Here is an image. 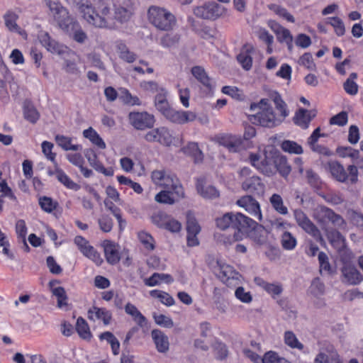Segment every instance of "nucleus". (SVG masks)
Instances as JSON below:
<instances>
[{"label":"nucleus","mask_w":363,"mask_h":363,"mask_svg":"<svg viewBox=\"0 0 363 363\" xmlns=\"http://www.w3.org/2000/svg\"><path fill=\"white\" fill-rule=\"evenodd\" d=\"M216 226L220 230L231 228L237 230L233 235V242L242 240L244 234L255 230L257 223L247 216L237 213H226L216 220Z\"/></svg>","instance_id":"nucleus-1"},{"label":"nucleus","mask_w":363,"mask_h":363,"mask_svg":"<svg viewBox=\"0 0 363 363\" xmlns=\"http://www.w3.org/2000/svg\"><path fill=\"white\" fill-rule=\"evenodd\" d=\"M149 22L157 29L170 31L177 23L175 16L167 9L157 6H151L147 11Z\"/></svg>","instance_id":"nucleus-2"},{"label":"nucleus","mask_w":363,"mask_h":363,"mask_svg":"<svg viewBox=\"0 0 363 363\" xmlns=\"http://www.w3.org/2000/svg\"><path fill=\"white\" fill-rule=\"evenodd\" d=\"M327 167L332 177L339 182L354 184L358 181V169L354 164L348 165L345 169L339 162L331 160L328 162Z\"/></svg>","instance_id":"nucleus-3"},{"label":"nucleus","mask_w":363,"mask_h":363,"mask_svg":"<svg viewBox=\"0 0 363 363\" xmlns=\"http://www.w3.org/2000/svg\"><path fill=\"white\" fill-rule=\"evenodd\" d=\"M278 154L279 151L275 149L264 150L263 157L257 153H250L249 160L251 164L262 173L270 176L274 174L275 160Z\"/></svg>","instance_id":"nucleus-4"},{"label":"nucleus","mask_w":363,"mask_h":363,"mask_svg":"<svg viewBox=\"0 0 363 363\" xmlns=\"http://www.w3.org/2000/svg\"><path fill=\"white\" fill-rule=\"evenodd\" d=\"M152 182L164 189H174L176 194H182V184L178 177L173 173L162 169L154 170L151 173Z\"/></svg>","instance_id":"nucleus-5"},{"label":"nucleus","mask_w":363,"mask_h":363,"mask_svg":"<svg viewBox=\"0 0 363 363\" xmlns=\"http://www.w3.org/2000/svg\"><path fill=\"white\" fill-rule=\"evenodd\" d=\"M113 18L109 16V14L105 16L106 19H111L113 21L114 27L111 29L116 27V21L121 23L128 22L134 13L133 0H113Z\"/></svg>","instance_id":"nucleus-6"},{"label":"nucleus","mask_w":363,"mask_h":363,"mask_svg":"<svg viewBox=\"0 0 363 363\" xmlns=\"http://www.w3.org/2000/svg\"><path fill=\"white\" fill-rule=\"evenodd\" d=\"M249 119L253 124L267 128L275 127L281 122V119L276 116L271 106H267L256 114L250 116Z\"/></svg>","instance_id":"nucleus-7"},{"label":"nucleus","mask_w":363,"mask_h":363,"mask_svg":"<svg viewBox=\"0 0 363 363\" xmlns=\"http://www.w3.org/2000/svg\"><path fill=\"white\" fill-rule=\"evenodd\" d=\"M145 140L149 143H158L166 147L174 145L175 138L167 127H159L148 131L144 136Z\"/></svg>","instance_id":"nucleus-8"},{"label":"nucleus","mask_w":363,"mask_h":363,"mask_svg":"<svg viewBox=\"0 0 363 363\" xmlns=\"http://www.w3.org/2000/svg\"><path fill=\"white\" fill-rule=\"evenodd\" d=\"M225 8L216 3L208 2L194 9V14L199 18L207 20H216L225 13Z\"/></svg>","instance_id":"nucleus-9"},{"label":"nucleus","mask_w":363,"mask_h":363,"mask_svg":"<svg viewBox=\"0 0 363 363\" xmlns=\"http://www.w3.org/2000/svg\"><path fill=\"white\" fill-rule=\"evenodd\" d=\"M74 242L84 257L93 261L98 266L103 263L104 260L100 253L84 237L81 235L76 236Z\"/></svg>","instance_id":"nucleus-10"},{"label":"nucleus","mask_w":363,"mask_h":363,"mask_svg":"<svg viewBox=\"0 0 363 363\" xmlns=\"http://www.w3.org/2000/svg\"><path fill=\"white\" fill-rule=\"evenodd\" d=\"M130 124L137 130L151 128L155 124V118L147 112H130L128 114Z\"/></svg>","instance_id":"nucleus-11"},{"label":"nucleus","mask_w":363,"mask_h":363,"mask_svg":"<svg viewBox=\"0 0 363 363\" xmlns=\"http://www.w3.org/2000/svg\"><path fill=\"white\" fill-rule=\"evenodd\" d=\"M236 204L244 208L248 213L255 218L262 220V215L259 202L250 195L241 196L236 201Z\"/></svg>","instance_id":"nucleus-12"},{"label":"nucleus","mask_w":363,"mask_h":363,"mask_svg":"<svg viewBox=\"0 0 363 363\" xmlns=\"http://www.w3.org/2000/svg\"><path fill=\"white\" fill-rule=\"evenodd\" d=\"M294 218L298 225L306 233L317 239L320 238V232L315 224L308 218L306 214L301 210L294 211Z\"/></svg>","instance_id":"nucleus-13"},{"label":"nucleus","mask_w":363,"mask_h":363,"mask_svg":"<svg viewBox=\"0 0 363 363\" xmlns=\"http://www.w3.org/2000/svg\"><path fill=\"white\" fill-rule=\"evenodd\" d=\"M60 28L72 36V38L79 43H83L87 38L86 34L83 31L80 24L72 17L65 23H61Z\"/></svg>","instance_id":"nucleus-14"},{"label":"nucleus","mask_w":363,"mask_h":363,"mask_svg":"<svg viewBox=\"0 0 363 363\" xmlns=\"http://www.w3.org/2000/svg\"><path fill=\"white\" fill-rule=\"evenodd\" d=\"M164 117L173 123L184 124L194 121L197 116L194 112L190 111L176 110L171 108Z\"/></svg>","instance_id":"nucleus-15"},{"label":"nucleus","mask_w":363,"mask_h":363,"mask_svg":"<svg viewBox=\"0 0 363 363\" xmlns=\"http://www.w3.org/2000/svg\"><path fill=\"white\" fill-rule=\"evenodd\" d=\"M46 5L59 26H61V23L69 21L71 17L67 9L62 6L58 0H46Z\"/></svg>","instance_id":"nucleus-16"},{"label":"nucleus","mask_w":363,"mask_h":363,"mask_svg":"<svg viewBox=\"0 0 363 363\" xmlns=\"http://www.w3.org/2000/svg\"><path fill=\"white\" fill-rule=\"evenodd\" d=\"M101 246L104 248V255L108 264L114 265L120 262L121 254L118 244L110 240H104Z\"/></svg>","instance_id":"nucleus-17"},{"label":"nucleus","mask_w":363,"mask_h":363,"mask_svg":"<svg viewBox=\"0 0 363 363\" xmlns=\"http://www.w3.org/2000/svg\"><path fill=\"white\" fill-rule=\"evenodd\" d=\"M242 189L255 195H261L264 193L265 185L260 177L253 175L246 178L242 183Z\"/></svg>","instance_id":"nucleus-18"},{"label":"nucleus","mask_w":363,"mask_h":363,"mask_svg":"<svg viewBox=\"0 0 363 363\" xmlns=\"http://www.w3.org/2000/svg\"><path fill=\"white\" fill-rule=\"evenodd\" d=\"M316 110L299 108L295 113L293 120L294 123L302 129H307L311 121L316 116Z\"/></svg>","instance_id":"nucleus-19"},{"label":"nucleus","mask_w":363,"mask_h":363,"mask_svg":"<svg viewBox=\"0 0 363 363\" xmlns=\"http://www.w3.org/2000/svg\"><path fill=\"white\" fill-rule=\"evenodd\" d=\"M174 189H164L160 191L155 196V200L160 203L172 205L180 199L185 197L184 187H182V194H176Z\"/></svg>","instance_id":"nucleus-20"},{"label":"nucleus","mask_w":363,"mask_h":363,"mask_svg":"<svg viewBox=\"0 0 363 363\" xmlns=\"http://www.w3.org/2000/svg\"><path fill=\"white\" fill-rule=\"evenodd\" d=\"M255 52V48L250 43L245 44L237 55V60L245 70H250L252 67V55Z\"/></svg>","instance_id":"nucleus-21"},{"label":"nucleus","mask_w":363,"mask_h":363,"mask_svg":"<svg viewBox=\"0 0 363 363\" xmlns=\"http://www.w3.org/2000/svg\"><path fill=\"white\" fill-rule=\"evenodd\" d=\"M343 281L350 285H356L361 282L362 278L357 268L350 263H345L342 268Z\"/></svg>","instance_id":"nucleus-22"},{"label":"nucleus","mask_w":363,"mask_h":363,"mask_svg":"<svg viewBox=\"0 0 363 363\" xmlns=\"http://www.w3.org/2000/svg\"><path fill=\"white\" fill-rule=\"evenodd\" d=\"M87 314L90 320H101L105 325H108L112 318L111 313L106 308L92 306L89 309Z\"/></svg>","instance_id":"nucleus-23"},{"label":"nucleus","mask_w":363,"mask_h":363,"mask_svg":"<svg viewBox=\"0 0 363 363\" xmlns=\"http://www.w3.org/2000/svg\"><path fill=\"white\" fill-rule=\"evenodd\" d=\"M152 338L159 352L164 353L169 350L168 337L160 330L154 329L151 332Z\"/></svg>","instance_id":"nucleus-24"},{"label":"nucleus","mask_w":363,"mask_h":363,"mask_svg":"<svg viewBox=\"0 0 363 363\" xmlns=\"http://www.w3.org/2000/svg\"><path fill=\"white\" fill-rule=\"evenodd\" d=\"M198 193L203 198L213 199L219 197L220 193L218 189L211 185L205 186L204 179H198L196 184Z\"/></svg>","instance_id":"nucleus-25"},{"label":"nucleus","mask_w":363,"mask_h":363,"mask_svg":"<svg viewBox=\"0 0 363 363\" xmlns=\"http://www.w3.org/2000/svg\"><path fill=\"white\" fill-rule=\"evenodd\" d=\"M40 43L52 53L62 54L65 52L64 46L52 39L48 33L40 36Z\"/></svg>","instance_id":"nucleus-26"},{"label":"nucleus","mask_w":363,"mask_h":363,"mask_svg":"<svg viewBox=\"0 0 363 363\" xmlns=\"http://www.w3.org/2000/svg\"><path fill=\"white\" fill-rule=\"evenodd\" d=\"M217 142L230 151H238L241 145V139L230 134H222L217 137Z\"/></svg>","instance_id":"nucleus-27"},{"label":"nucleus","mask_w":363,"mask_h":363,"mask_svg":"<svg viewBox=\"0 0 363 363\" xmlns=\"http://www.w3.org/2000/svg\"><path fill=\"white\" fill-rule=\"evenodd\" d=\"M255 284L263 289L268 293L273 298L280 295L283 291L282 286L280 284H272L264 281L260 277L255 279Z\"/></svg>","instance_id":"nucleus-28"},{"label":"nucleus","mask_w":363,"mask_h":363,"mask_svg":"<svg viewBox=\"0 0 363 363\" xmlns=\"http://www.w3.org/2000/svg\"><path fill=\"white\" fill-rule=\"evenodd\" d=\"M193 76L203 84L204 87L209 91H212L213 86L211 79L208 76L205 69L201 66H194L191 68Z\"/></svg>","instance_id":"nucleus-29"},{"label":"nucleus","mask_w":363,"mask_h":363,"mask_svg":"<svg viewBox=\"0 0 363 363\" xmlns=\"http://www.w3.org/2000/svg\"><path fill=\"white\" fill-rule=\"evenodd\" d=\"M181 150L184 154L190 156L195 163L203 162V154L199 147L197 143L190 142L186 146L183 147Z\"/></svg>","instance_id":"nucleus-30"},{"label":"nucleus","mask_w":363,"mask_h":363,"mask_svg":"<svg viewBox=\"0 0 363 363\" xmlns=\"http://www.w3.org/2000/svg\"><path fill=\"white\" fill-rule=\"evenodd\" d=\"M270 98L273 101L275 108L279 112L278 118L281 119V122L289 116L287 105L282 99L281 95L277 91H274L270 94Z\"/></svg>","instance_id":"nucleus-31"},{"label":"nucleus","mask_w":363,"mask_h":363,"mask_svg":"<svg viewBox=\"0 0 363 363\" xmlns=\"http://www.w3.org/2000/svg\"><path fill=\"white\" fill-rule=\"evenodd\" d=\"M274 174L277 172L281 176L286 178L291 172V167L288 163L287 158L280 154L277 155V160H275Z\"/></svg>","instance_id":"nucleus-32"},{"label":"nucleus","mask_w":363,"mask_h":363,"mask_svg":"<svg viewBox=\"0 0 363 363\" xmlns=\"http://www.w3.org/2000/svg\"><path fill=\"white\" fill-rule=\"evenodd\" d=\"M83 136L99 149L104 150L106 147V143L99 134L92 128L89 127L83 131Z\"/></svg>","instance_id":"nucleus-33"},{"label":"nucleus","mask_w":363,"mask_h":363,"mask_svg":"<svg viewBox=\"0 0 363 363\" xmlns=\"http://www.w3.org/2000/svg\"><path fill=\"white\" fill-rule=\"evenodd\" d=\"M125 312L130 315L138 326L143 327L147 322L146 318L140 313L137 307L131 303L125 306Z\"/></svg>","instance_id":"nucleus-34"},{"label":"nucleus","mask_w":363,"mask_h":363,"mask_svg":"<svg viewBox=\"0 0 363 363\" xmlns=\"http://www.w3.org/2000/svg\"><path fill=\"white\" fill-rule=\"evenodd\" d=\"M76 330L79 336L86 340H90L92 337V334L90 331L89 326L84 318L79 317L76 323Z\"/></svg>","instance_id":"nucleus-35"},{"label":"nucleus","mask_w":363,"mask_h":363,"mask_svg":"<svg viewBox=\"0 0 363 363\" xmlns=\"http://www.w3.org/2000/svg\"><path fill=\"white\" fill-rule=\"evenodd\" d=\"M280 243L284 250L291 251L296 248L297 240L294 235L286 230L280 237Z\"/></svg>","instance_id":"nucleus-36"},{"label":"nucleus","mask_w":363,"mask_h":363,"mask_svg":"<svg viewBox=\"0 0 363 363\" xmlns=\"http://www.w3.org/2000/svg\"><path fill=\"white\" fill-rule=\"evenodd\" d=\"M55 175L57 180L62 183L66 188L74 191H78L80 186L72 180L68 175L62 169H56Z\"/></svg>","instance_id":"nucleus-37"},{"label":"nucleus","mask_w":363,"mask_h":363,"mask_svg":"<svg viewBox=\"0 0 363 363\" xmlns=\"http://www.w3.org/2000/svg\"><path fill=\"white\" fill-rule=\"evenodd\" d=\"M55 139L57 144L66 151H77L81 148V145H74L72 143V139L70 137L65 136L62 135H57Z\"/></svg>","instance_id":"nucleus-38"},{"label":"nucleus","mask_w":363,"mask_h":363,"mask_svg":"<svg viewBox=\"0 0 363 363\" xmlns=\"http://www.w3.org/2000/svg\"><path fill=\"white\" fill-rule=\"evenodd\" d=\"M284 342L291 349H297L301 351L304 348V345L298 340L294 333L290 330L284 333Z\"/></svg>","instance_id":"nucleus-39"},{"label":"nucleus","mask_w":363,"mask_h":363,"mask_svg":"<svg viewBox=\"0 0 363 363\" xmlns=\"http://www.w3.org/2000/svg\"><path fill=\"white\" fill-rule=\"evenodd\" d=\"M38 203L41 209L46 213H52L59 206L57 201L53 200L51 197L47 196H40L38 199Z\"/></svg>","instance_id":"nucleus-40"},{"label":"nucleus","mask_w":363,"mask_h":363,"mask_svg":"<svg viewBox=\"0 0 363 363\" xmlns=\"http://www.w3.org/2000/svg\"><path fill=\"white\" fill-rule=\"evenodd\" d=\"M280 147L284 152L289 154L301 155L303 152V147L301 145L290 140H284L282 141Z\"/></svg>","instance_id":"nucleus-41"},{"label":"nucleus","mask_w":363,"mask_h":363,"mask_svg":"<svg viewBox=\"0 0 363 363\" xmlns=\"http://www.w3.org/2000/svg\"><path fill=\"white\" fill-rule=\"evenodd\" d=\"M5 26L11 32H18L20 27L17 24L18 16L12 11H8L4 16Z\"/></svg>","instance_id":"nucleus-42"},{"label":"nucleus","mask_w":363,"mask_h":363,"mask_svg":"<svg viewBox=\"0 0 363 363\" xmlns=\"http://www.w3.org/2000/svg\"><path fill=\"white\" fill-rule=\"evenodd\" d=\"M270 203L272 208L281 215H286L288 213V208L284 204L281 196L278 194H274L269 198Z\"/></svg>","instance_id":"nucleus-43"},{"label":"nucleus","mask_w":363,"mask_h":363,"mask_svg":"<svg viewBox=\"0 0 363 363\" xmlns=\"http://www.w3.org/2000/svg\"><path fill=\"white\" fill-rule=\"evenodd\" d=\"M150 295L155 298H158L162 303L167 306H171L174 304V299L168 293L154 289L150 291Z\"/></svg>","instance_id":"nucleus-44"},{"label":"nucleus","mask_w":363,"mask_h":363,"mask_svg":"<svg viewBox=\"0 0 363 363\" xmlns=\"http://www.w3.org/2000/svg\"><path fill=\"white\" fill-rule=\"evenodd\" d=\"M138 238L145 249L152 251L155 248L154 238L148 233L140 231L138 233Z\"/></svg>","instance_id":"nucleus-45"},{"label":"nucleus","mask_w":363,"mask_h":363,"mask_svg":"<svg viewBox=\"0 0 363 363\" xmlns=\"http://www.w3.org/2000/svg\"><path fill=\"white\" fill-rule=\"evenodd\" d=\"M104 205L116 217L118 222L119 228L121 230L123 228V225H125V220L122 218L121 209L117 207L112 201L106 199L104 201Z\"/></svg>","instance_id":"nucleus-46"},{"label":"nucleus","mask_w":363,"mask_h":363,"mask_svg":"<svg viewBox=\"0 0 363 363\" xmlns=\"http://www.w3.org/2000/svg\"><path fill=\"white\" fill-rule=\"evenodd\" d=\"M327 238L330 243L335 247H341L344 244V237L337 230L332 229L327 231Z\"/></svg>","instance_id":"nucleus-47"},{"label":"nucleus","mask_w":363,"mask_h":363,"mask_svg":"<svg viewBox=\"0 0 363 363\" xmlns=\"http://www.w3.org/2000/svg\"><path fill=\"white\" fill-rule=\"evenodd\" d=\"M272 28L274 30L280 43H285L293 38L290 30L278 23L275 24V28L272 26Z\"/></svg>","instance_id":"nucleus-48"},{"label":"nucleus","mask_w":363,"mask_h":363,"mask_svg":"<svg viewBox=\"0 0 363 363\" xmlns=\"http://www.w3.org/2000/svg\"><path fill=\"white\" fill-rule=\"evenodd\" d=\"M120 99L125 104L131 106H140L141 101L137 96H133L131 93L125 88L121 89Z\"/></svg>","instance_id":"nucleus-49"},{"label":"nucleus","mask_w":363,"mask_h":363,"mask_svg":"<svg viewBox=\"0 0 363 363\" xmlns=\"http://www.w3.org/2000/svg\"><path fill=\"white\" fill-rule=\"evenodd\" d=\"M180 40V35L177 33H166L160 38V45L164 48L175 46Z\"/></svg>","instance_id":"nucleus-50"},{"label":"nucleus","mask_w":363,"mask_h":363,"mask_svg":"<svg viewBox=\"0 0 363 363\" xmlns=\"http://www.w3.org/2000/svg\"><path fill=\"white\" fill-rule=\"evenodd\" d=\"M298 63L299 65L304 67L310 71H315L316 69V65L314 62L313 55L311 52L303 53L299 57Z\"/></svg>","instance_id":"nucleus-51"},{"label":"nucleus","mask_w":363,"mask_h":363,"mask_svg":"<svg viewBox=\"0 0 363 363\" xmlns=\"http://www.w3.org/2000/svg\"><path fill=\"white\" fill-rule=\"evenodd\" d=\"M52 293L57 297V307L62 308L67 306L68 297L65 289L62 286H58L52 289Z\"/></svg>","instance_id":"nucleus-52"},{"label":"nucleus","mask_w":363,"mask_h":363,"mask_svg":"<svg viewBox=\"0 0 363 363\" xmlns=\"http://www.w3.org/2000/svg\"><path fill=\"white\" fill-rule=\"evenodd\" d=\"M324 216L333 224L337 226H342L345 220L341 216L337 214L334 211L329 208H325L323 210Z\"/></svg>","instance_id":"nucleus-53"},{"label":"nucleus","mask_w":363,"mask_h":363,"mask_svg":"<svg viewBox=\"0 0 363 363\" xmlns=\"http://www.w3.org/2000/svg\"><path fill=\"white\" fill-rule=\"evenodd\" d=\"M336 152L341 157H350L352 159H357L359 155L358 150L350 146H339L336 149Z\"/></svg>","instance_id":"nucleus-54"},{"label":"nucleus","mask_w":363,"mask_h":363,"mask_svg":"<svg viewBox=\"0 0 363 363\" xmlns=\"http://www.w3.org/2000/svg\"><path fill=\"white\" fill-rule=\"evenodd\" d=\"M23 115L25 119L32 123H35L40 118V113L31 104L24 106Z\"/></svg>","instance_id":"nucleus-55"},{"label":"nucleus","mask_w":363,"mask_h":363,"mask_svg":"<svg viewBox=\"0 0 363 363\" xmlns=\"http://www.w3.org/2000/svg\"><path fill=\"white\" fill-rule=\"evenodd\" d=\"M286 358L280 357L279 354L273 350L266 352L262 357V363H284Z\"/></svg>","instance_id":"nucleus-56"},{"label":"nucleus","mask_w":363,"mask_h":363,"mask_svg":"<svg viewBox=\"0 0 363 363\" xmlns=\"http://www.w3.org/2000/svg\"><path fill=\"white\" fill-rule=\"evenodd\" d=\"M329 24L333 26L334 31L337 36H342L345 33V27L342 20L337 17L333 16L328 18Z\"/></svg>","instance_id":"nucleus-57"},{"label":"nucleus","mask_w":363,"mask_h":363,"mask_svg":"<svg viewBox=\"0 0 363 363\" xmlns=\"http://www.w3.org/2000/svg\"><path fill=\"white\" fill-rule=\"evenodd\" d=\"M213 350L217 359L223 360L226 359L228 355V350L225 344L221 342H216L213 345Z\"/></svg>","instance_id":"nucleus-58"},{"label":"nucleus","mask_w":363,"mask_h":363,"mask_svg":"<svg viewBox=\"0 0 363 363\" xmlns=\"http://www.w3.org/2000/svg\"><path fill=\"white\" fill-rule=\"evenodd\" d=\"M168 218L169 216L167 213L162 211H158L152 214L151 220L152 223L158 228L164 229Z\"/></svg>","instance_id":"nucleus-59"},{"label":"nucleus","mask_w":363,"mask_h":363,"mask_svg":"<svg viewBox=\"0 0 363 363\" xmlns=\"http://www.w3.org/2000/svg\"><path fill=\"white\" fill-rule=\"evenodd\" d=\"M98 223L100 229L104 233L110 232L112 230L113 225L112 218L107 215H102L98 219Z\"/></svg>","instance_id":"nucleus-60"},{"label":"nucleus","mask_w":363,"mask_h":363,"mask_svg":"<svg viewBox=\"0 0 363 363\" xmlns=\"http://www.w3.org/2000/svg\"><path fill=\"white\" fill-rule=\"evenodd\" d=\"M318 261L320 264V272H325L328 274L332 273L331 267L328 260V255L323 252H320L318 254Z\"/></svg>","instance_id":"nucleus-61"},{"label":"nucleus","mask_w":363,"mask_h":363,"mask_svg":"<svg viewBox=\"0 0 363 363\" xmlns=\"http://www.w3.org/2000/svg\"><path fill=\"white\" fill-rule=\"evenodd\" d=\"M348 121V115L345 111H341L335 115L330 119V125H337L339 126H344Z\"/></svg>","instance_id":"nucleus-62"},{"label":"nucleus","mask_w":363,"mask_h":363,"mask_svg":"<svg viewBox=\"0 0 363 363\" xmlns=\"http://www.w3.org/2000/svg\"><path fill=\"white\" fill-rule=\"evenodd\" d=\"M311 293L315 296L323 294L325 285L319 278H315L310 286Z\"/></svg>","instance_id":"nucleus-63"},{"label":"nucleus","mask_w":363,"mask_h":363,"mask_svg":"<svg viewBox=\"0 0 363 363\" xmlns=\"http://www.w3.org/2000/svg\"><path fill=\"white\" fill-rule=\"evenodd\" d=\"M235 297L242 303H249L252 301V297L250 291H245L244 287L239 286L235 291Z\"/></svg>","instance_id":"nucleus-64"}]
</instances>
